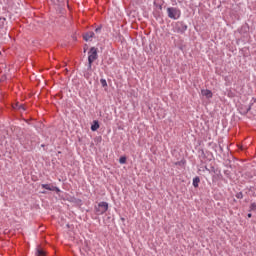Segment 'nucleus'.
<instances>
[{
	"instance_id": "nucleus-8",
	"label": "nucleus",
	"mask_w": 256,
	"mask_h": 256,
	"mask_svg": "<svg viewBox=\"0 0 256 256\" xmlns=\"http://www.w3.org/2000/svg\"><path fill=\"white\" fill-rule=\"evenodd\" d=\"M13 109H18L19 111H25V105L17 102L13 104Z\"/></svg>"
},
{
	"instance_id": "nucleus-9",
	"label": "nucleus",
	"mask_w": 256,
	"mask_h": 256,
	"mask_svg": "<svg viewBox=\"0 0 256 256\" xmlns=\"http://www.w3.org/2000/svg\"><path fill=\"white\" fill-rule=\"evenodd\" d=\"M199 183H201V179H199V177H195L193 179V186L194 187H199Z\"/></svg>"
},
{
	"instance_id": "nucleus-1",
	"label": "nucleus",
	"mask_w": 256,
	"mask_h": 256,
	"mask_svg": "<svg viewBox=\"0 0 256 256\" xmlns=\"http://www.w3.org/2000/svg\"><path fill=\"white\" fill-rule=\"evenodd\" d=\"M167 13H168L169 19L177 20L179 19V17H181V10L175 7L167 8Z\"/></svg>"
},
{
	"instance_id": "nucleus-2",
	"label": "nucleus",
	"mask_w": 256,
	"mask_h": 256,
	"mask_svg": "<svg viewBox=\"0 0 256 256\" xmlns=\"http://www.w3.org/2000/svg\"><path fill=\"white\" fill-rule=\"evenodd\" d=\"M97 59V48L92 47L88 52V69H91L93 62Z\"/></svg>"
},
{
	"instance_id": "nucleus-4",
	"label": "nucleus",
	"mask_w": 256,
	"mask_h": 256,
	"mask_svg": "<svg viewBox=\"0 0 256 256\" xmlns=\"http://www.w3.org/2000/svg\"><path fill=\"white\" fill-rule=\"evenodd\" d=\"M187 31V25L183 22H178L174 28L175 33H185Z\"/></svg>"
},
{
	"instance_id": "nucleus-6",
	"label": "nucleus",
	"mask_w": 256,
	"mask_h": 256,
	"mask_svg": "<svg viewBox=\"0 0 256 256\" xmlns=\"http://www.w3.org/2000/svg\"><path fill=\"white\" fill-rule=\"evenodd\" d=\"M42 189H47V191H56L57 193H59V191H61L56 186H51V184H42Z\"/></svg>"
},
{
	"instance_id": "nucleus-15",
	"label": "nucleus",
	"mask_w": 256,
	"mask_h": 256,
	"mask_svg": "<svg viewBox=\"0 0 256 256\" xmlns=\"http://www.w3.org/2000/svg\"><path fill=\"white\" fill-rule=\"evenodd\" d=\"M95 32H96V33H100V32H101V27L96 28V29H95Z\"/></svg>"
},
{
	"instance_id": "nucleus-3",
	"label": "nucleus",
	"mask_w": 256,
	"mask_h": 256,
	"mask_svg": "<svg viewBox=\"0 0 256 256\" xmlns=\"http://www.w3.org/2000/svg\"><path fill=\"white\" fill-rule=\"evenodd\" d=\"M108 209H109V204L107 202H100L96 207V213L97 215H103L104 213H107Z\"/></svg>"
},
{
	"instance_id": "nucleus-14",
	"label": "nucleus",
	"mask_w": 256,
	"mask_h": 256,
	"mask_svg": "<svg viewBox=\"0 0 256 256\" xmlns=\"http://www.w3.org/2000/svg\"><path fill=\"white\" fill-rule=\"evenodd\" d=\"M255 209H256V203H252V204L250 205V210H251V211H255Z\"/></svg>"
},
{
	"instance_id": "nucleus-10",
	"label": "nucleus",
	"mask_w": 256,
	"mask_h": 256,
	"mask_svg": "<svg viewBox=\"0 0 256 256\" xmlns=\"http://www.w3.org/2000/svg\"><path fill=\"white\" fill-rule=\"evenodd\" d=\"M99 129V122L94 121V125L91 126V131H97Z\"/></svg>"
},
{
	"instance_id": "nucleus-11",
	"label": "nucleus",
	"mask_w": 256,
	"mask_h": 256,
	"mask_svg": "<svg viewBox=\"0 0 256 256\" xmlns=\"http://www.w3.org/2000/svg\"><path fill=\"white\" fill-rule=\"evenodd\" d=\"M36 256H45V252L43 251V249L38 248L36 252Z\"/></svg>"
},
{
	"instance_id": "nucleus-13",
	"label": "nucleus",
	"mask_w": 256,
	"mask_h": 256,
	"mask_svg": "<svg viewBox=\"0 0 256 256\" xmlns=\"http://www.w3.org/2000/svg\"><path fill=\"white\" fill-rule=\"evenodd\" d=\"M100 83H101L102 87H107V80L102 78V79H100Z\"/></svg>"
},
{
	"instance_id": "nucleus-16",
	"label": "nucleus",
	"mask_w": 256,
	"mask_h": 256,
	"mask_svg": "<svg viewBox=\"0 0 256 256\" xmlns=\"http://www.w3.org/2000/svg\"><path fill=\"white\" fill-rule=\"evenodd\" d=\"M242 197H243V194H238V195H237V198H238V199H241Z\"/></svg>"
},
{
	"instance_id": "nucleus-17",
	"label": "nucleus",
	"mask_w": 256,
	"mask_h": 256,
	"mask_svg": "<svg viewBox=\"0 0 256 256\" xmlns=\"http://www.w3.org/2000/svg\"><path fill=\"white\" fill-rule=\"evenodd\" d=\"M251 217H252V214H251V213H249V214H248V218H249V219H251Z\"/></svg>"
},
{
	"instance_id": "nucleus-12",
	"label": "nucleus",
	"mask_w": 256,
	"mask_h": 256,
	"mask_svg": "<svg viewBox=\"0 0 256 256\" xmlns=\"http://www.w3.org/2000/svg\"><path fill=\"white\" fill-rule=\"evenodd\" d=\"M119 163H120L121 165H125V163H127V158H126V157H121V158L119 159Z\"/></svg>"
},
{
	"instance_id": "nucleus-7",
	"label": "nucleus",
	"mask_w": 256,
	"mask_h": 256,
	"mask_svg": "<svg viewBox=\"0 0 256 256\" xmlns=\"http://www.w3.org/2000/svg\"><path fill=\"white\" fill-rule=\"evenodd\" d=\"M93 37H95V33L88 32L83 36V39H84V41H91V39H93Z\"/></svg>"
},
{
	"instance_id": "nucleus-5",
	"label": "nucleus",
	"mask_w": 256,
	"mask_h": 256,
	"mask_svg": "<svg viewBox=\"0 0 256 256\" xmlns=\"http://www.w3.org/2000/svg\"><path fill=\"white\" fill-rule=\"evenodd\" d=\"M201 96L205 97L206 99H213V92L209 89H202Z\"/></svg>"
}]
</instances>
